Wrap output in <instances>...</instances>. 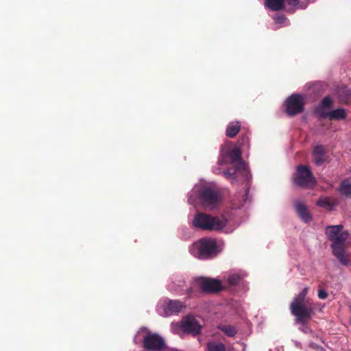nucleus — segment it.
<instances>
[{
  "mask_svg": "<svg viewBox=\"0 0 351 351\" xmlns=\"http://www.w3.org/2000/svg\"><path fill=\"white\" fill-rule=\"evenodd\" d=\"M240 223L237 217L232 212H228L221 216H213L198 211L194 215L192 225L194 228L202 230L230 233Z\"/></svg>",
  "mask_w": 351,
  "mask_h": 351,
  "instance_id": "obj_1",
  "label": "nucleus"
},
{
  "mask_svg": "<svg viewBox=\"0 0 351 351\" xmlns=\"http://www.w3.org/2000/svg\"><path fill=\"white\" fill-rule=\"evenodd\" d=\"M188 201L195 206L199 205L205 210H212L218 206L220 196L214 183L200 180L189 193Z\"/></svg>",
  "mask_w": 351,
  "mask_h": 351,
  "instance_id": "obj_2",
  "label": "nucleus"
},
{
  "mask_svg": "<svg viewBox=\"0 0 351 351\" xmlns=\"http://www.w3.org/2000/svg\"><path fill=\"white\" fill-rule=\"evenodd\" d=\"M326 234L332 241L331 248L334 256L342 265H348L350 258L346 254L344 244L348 237V232L343 230L341 225L330 226L326 228Z\"/></svg>",
  "mask_w": 351,
  "mask_h": 351,
  "instance_id": "obj_3",
  "label": "nucleus"
},
{
  "mask_svg": "<svg viewBox=\"0 0 351 351\" xmlns=\"http://www.w3.org/2000/svg\"><path fill=\"white\" fill-rule=\"evenodd\" d=\"M223 248V243L212 238H204L194 243L190 253L199 259H208L217 256Z\"/></svg>",
  "mask_w": 351,
  "mask_h": 351,
  "instance_id": "obj_4",
  "label": "nucleus"
},
{
  "mask_svg": "<svg viewBox=\"0 0 351 351\" xmlns=\"http://www.w3.org/2000/svg\"><path fill=\"white\" fill-rule=\"evenodd\" d=\"M308 288L304 287L293 299L290 308L291 313L296 317V323L307 322L311 318L313 308L306 296Z\"/></svg>",
  "mask_w": 351,
  "mask_h": 351,
  "instance_id": "obj_5",
  "label": "nucleus"
},
{
  "mask_svg": "<svg viewBox=\"0 0 351 351\" xmlns=\"http://www.w3.org/2000/svg\"><path fill=\"white\" fill-rule=\"evenodd\" d=\"M134 342L143 343L145 349L152 351H160L165 346L164 339L156 333H152L146 328H141L134 337Z\"/></svg>",
  "mask_w": 351,
  "mask_h": 351,
  "instance_id": "obj_6",
  "label": "nucleus"
},
{
  "mask_svg": "<svg viewBox=\"0 0 351 351\" xmlns=\"http://www.w3.org/2000/svg\"><path fill=\"white\" fill-rule=\"evenodd\" d=\"M332 99L326 97L316 109V113L320 117H328L330 119H343L346 117V112L343 108H338L335 110H330L332 106Z\"/></svg>",
  "mask_w": 351,
  "mask_h": 351,
  "instance_id": "obj_7",
  "label": "nucleus"
},
{
  "mask_svg": "<svg viewBox=\"0 0 351 351\" xmlns=\"http://www.w3.org/2000/svg\"><path fill=\"white\" fill-rule=\"evenodd\" d=\"M184 306V303L179 300L164 298L158 302L156 311L160 315L167 317L179 313Z\"/></svg>",
  "mask_w": 351,
  "mask_h": 351,
  "instance_id": "obj_8",
  "label": "nucleus"
},
{
  "mask_svg": "<svg viewBox=\"0 0 351 351\" xmlns=\"http://www.w3.org/2000/svg\"><path fill=\"white\" fill-rule=\"evenodd\" d=\"M293 181L298 186L304 188L312 187L316 182L311 170L305 166L298 167Z\"/></svg>",
  "mask_w": 351,
  "mask_h": 351,
  "instance_id": "obj_9",
  "label": "nucleus"
},
{
  "mask_svg": "<svg viewBox=\"0 0 351 351\" xmlns=\"http://www.w3.org/2000/svg\"><path fill=\"white\" fill-rule=\"evenodd\" d=\"M241 156V150L239 147L231 143H228L222 148L221 151L219 164L223 165L228 162L233 163L239 160Z\"/></svg>",
  "mask_w": 351,
  "mask_h": 351,
  "instance_id": "obj_10",
  "label": "nucleus"
},
{
  "mask_svg": "<svg viewBox=\"0 0 351 351\" xmlns=\"http://www.w3.org/2000/svg\"><path fill=\"white\" fill-rule=\"evenodd\" d=\"M194 283L195 286L206 292L219 291L223 288L221 282L215 278L199 277L195 280Z\"/></svg>",
  "mask_w": 351,
  "mask_h": 351,
  "instance_id": "obj_11",
  "label": "nucleus"
},
{
  "mask_svg": "<svg viewBox=\"0 0 351 351\" xmlns=\"http://www.w3.org/2000/svg\"><path fill=\"white\" fill-rule=\"evenodd\" d=\"M286 112L289 115L301 112L304 107V98L300 95H292L285 101Z\"/></svg>",
  "mask_w": 351,
  "mask_h": 351,
  "instance_id": "obj_12",
  "label": "nucleus"
},
{
  "mask_svg": "<svg viewBox=\"0 0 351 351\" xmlns=\"http://www.w3.org/2000/svg\"><path fill=\"white\" fill-rule=\"evenodd\" d=\"M285 3L297 8H306V5H300L299 0H265V6L271 10L278 11L283 8Z\"/></svg>",
  "mask_w": 351,
  "mask_h": 351,
  "instance_id": "obj_13",
  "label": "nucleus"
},
{
  "mask_svg": "<svg viewBox=\"0 0 351 351\" xmlns=\"http://www.w3.org/2000/svg\"><path fill=\"white\" fill-rule=\"evenodd\" d=\"M181 327L184 332L193 335L198 334L202 328V326L197 320L193 316H186L181 322Z\"/></svg>",
  "mask_w": 351,
  "mask_h": 351,
  "instance_id": "obj_14",
  "label": "nucleus"
},
{
  "mask_svg": "<svg viewBox=\"0 0 351 351\" xmlns=\"http://www.w3.org/2000/svg\"><path fill=\"white\" fill-rule=\"evenodd\" d=\"M248 173V167L247 165L241 161H239L237 165L236 170L234 173H230L229 171L224 172L225 176L230 180H234L235 178L239 175H243L245 177H247Z\"/></svg>",
  "mask_w": 351,
  "mask_h": 351,
  "instance_id": "obj_15",
  "label": "nucleus"
},
{
  "mask_svg": "<svg viewBox=\"0 0 351 351\" xmlns=\"http://www.w3.org/2000/svg\"><path fill=\"white\" fill-rule=\"evenodd\" d=\"M295 208L300 218L305 223H308L312 219V216L307 207L300 201L295 203Z\"/></svg>",
  "mask_w": 351,
  "mask_h": 351,
  "instance_id": "obj_16",
  "label": "nucleus"
},
{
  "mask_svg": "<svg viewBox=\"0 0 351 351\" xmlns=\"http://www.w3.org/2000/svg\"><path fill=\"white\" fill-rule=\"evenodd\" d=\"M313 158L315 164L320 165L325 160V150L323 146H317L313 150Z\"/></svg>",
  "mask_w": 351,
  "mask_h": 351,
  "instance_id": "obj_17",
  "label": "nucleus"
},
{
  "mask_svg": "<svg viewBox=\"0 0 351 351\" xmlns=\"http://www.w3.org/2000/svg\"><path fill=\"white\" fill-rule=\"evenodd\" d=\"M245 276L246 274L245 272L240 274L237 272H232L228 275L227 280L230 285H235L238 284L240 282V280Z\"/></svg>",
  "mask_w": 351,
  "mask_h": 351,
  "instance_id": "obj_18",
  "label": "nucleus"
},
{
  "mask_svg": "<svg viewBox=\"0 0 351 351\" xmlns=\"http://www.w3.org/2000/svg\"><path fill=\"white\" fill-rule=\"evenodd\" d=\"M241 125L239 122H231L227 127L226 135L230 138L234 137L239 132Z\"/></svg>",
  "mask_w": 351,
  "mask_h": 351,
  "instance_id": "obj_19",
  "label": "nucleus"
},
{
  "mask_svg": "<svg viewBox=\"0 0 351 351\" xmlns=\"http://www.w3.org/2000/svg\"><path fill=\"white\" fill-rule=\"evenodd\" d=\"M226 347L223 343L218 341H210L207 343L208 351H225Z\"/></svg>",
  "mask_w": 351,
  "mask_h": 351,
  "instance_id": "obj_20",
  "label": "nucleus"
},
{
  "mask_svg": "<svg viewBox=\"0 0 351 351\" xmlns=\"http://www.w3.org/2000/svg\"><path fill=\"white\" fill-rule=\"evenodd\" d=\"M339 191L343 195H351V181L348 180H344L340 186Z\"/></svg>",
  "mask_w": 351,
  "mask_h": 351,
  "instance_id": "obj_21",
  "label": "nucleus"
},
{
  "mask_svg": "<svg viewBox=\"0 0 351 351\" xmlns=\"http://www.w3.org/2000/svg\"><path fill=\"white\" fill-rule=\"evenodd\" d=\"M317 204L319 206L323 207L329 210H331L333 209V205L330 202L329 199L326 197H321L319 199Z\"/></svg>",
  "mask_w": 351,
  "mask_h": 351,
  "instance_id": "obj_22",
  "label": "nucleus"
},
{
  "mask_svg": "<svg viewBox=\"0 0 351 351\" xmlns=\"http://www.w3.org/2000/svg\"><path fill=\"white\" fill-rule=\"evenodd\" d=\"M220 329L228 337H234L237 334V330L232 326H222Z\"/></svg>",
  "mask_w": 351,
  "mask_h": 351,
  "instance_id": "obj_23",
  "label": "nucleus"
},
{
  "mask_svg": "<svg viewBox=\"0 0 351 351\" xmlns=\"http://www.w3.org/2000/svg\"><path fill=\"white\" fill-rule=\"evenodd\" d=\"M274 21L276 24H280L281 25H284L287 23V19L283 15L276 16L274 17Z\"/></svg>",
  "mask_w": 351,
  "mask_h": 351,
  "instance_id": "obj_24",
  "label": "nucleus"
},
{
  "mask_svg": "<svg viewBox=\"0 0 351 351\" xmlns=\"http://www.w3.org/2000/svg\"><path fill=\"white\" fill-rule=\"evenodd\" d=\"M318 297L322 300L326 299L328 297V293L324 289H320L318 290Z\"/></svg>",
  "mask_w": 351,
  "mask_h": 351,
  "instance_id": "obj_25",
  "label": "nucleus"
},
{
  "mask_svg": "<svg viewBox=\"0 0 351 351\" xmlns=\"http://www.w3.org/2000/svg\"><path fill=\"white\" fill-rule=\"evenodd\" d=\"M306 322L300 323L301 324L300 329L305 333L311 332L310 328L306 325Z\"/></svg>",
  "mask_w": 351,
  "mask_h": 351,
  "instance_id": "obj_26",
  "label": "nucleus"
},
{
  "mask_svg": "<svg viewBox=\"0 0 351 351\" xmlns=\"http://www.w3.org/2000/svg\"><path fill=\"white\" fill-rule=\"evenodd\" d=\"M309 348H310V350H313L315 351H323L322 348L317 346L315 345L314 343L310 344ZM309 351H311V350H309Z\"/></svg>",
  "mask_w": 351,
  "mask_h": 351,
  "instance_id": "obj_27",
  "label": "nucleus"
},
{
  "mask_svg": "<svg viewBox=\"0 0 351 351\" xmlns=\"http://www.w3.org/2000/svg\"><path fill=\"white\" fill-rule=\"evenodd\" d=\"M169 289L171 291H173V292H176V293H179L180 292L179 289L177 287H174L173 282H172V284L169 285Z\"/></svg>",
  "mask_w": 351,
  "mask_h": 351,
  "instance_id": "obj_28",
  "label": "nucleus"
},
{
  "mask_svg": "<svg viewBox=\"0 0 351 351\" xmlns=\"http://www.w3.org/2000/svg\"><path fill=\"white\" fill-rule=\"evenodd\" d=\"M184 282L183 281L180 280L179 285H178L179 287H183Z\"/></svg>",
  "mask_w": 351,
  "mask_h": 351,
  "instance_id": "obj_29",
  "label": "nucleus"
},
{
  "mask_svg": "<svg viewBox=\"0 0 351 351\" xmlns=\"http://www.w3.org/2000/svg\"><path fill=\"white\" fill-rule=\"evenodd\" d=\"M243 141H245V142H246V143H248V138H243Z\"/></svg>",
  "mask_w": 351,
  "mask_h": 351,
  "instance_id": "obj_30",
  "label": "nucleus"
}]
</instances>
